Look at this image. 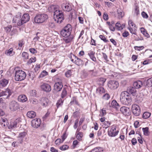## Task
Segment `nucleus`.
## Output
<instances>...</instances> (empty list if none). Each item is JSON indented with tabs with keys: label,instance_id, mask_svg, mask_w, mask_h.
<instances>
[{
	"label": "nucleus",
	"instance_id": "1",
	"mask_svg": "<svg viewBox=\"0 0 152 152\" xmlns=\"http://www.w3.org/2000/svg\"><path fill=\"white\" fill-rule=\"evenodd\" d=\"M120 100L121 103L125 105H128L130 104L132 100L129 94L127 91H123L121 93Z\"/></svg>",
	"mask_w": 152,
	"mask_h": 152
},
{
	"label": "nucleus",
	"instance_id": "2",
	"mask_svg": "<svg viewBox=\"0 0 152 152\" xmlns=\"http://www.w3.org/2000/svg\"><path fill=\"white\" fill-rule=\"evenodd\" d=\"M72 30V26L68 24L60 31V34L63 37H68L70 36Z\"/></svg>",
	"mask_w": 152,
	"mask_h": 152
},
{
	"label": "nucleus",
	"instance_id": "3",
	"mask_svg": "<svg viewBox=\"0 0 152 152\" xmlns=\"http://www.w3.org/2000/svg\"><path fill=\"white\" fill-rule=\"evenodd\" d=\"M48 18V16L47 15L45 14H39L37 15L34 17V22L37 23H42Z\"/></svg>",
	"mask_w": 152,
	"mask_h": 152
},
{
	"label": "nucleus",
	"instance_id": "4",
	"mask_svg": "<svg viewBox=\"0 0 152 152\" xmlns=\"http://www.w3.org/2000/svg\"><path fill=\"white\" fill-rule=\"evenodd\" d=\"M53 15L55 21L58 23H61L64 19V13L61 10L56 12Z\"/></svg>",
	"mask_w": 152,
	"mask_h": 152
},
{
	"label": "nucleus",
	"instance_id": "5",
	"mask_svg": "<svg viewBox=\"0 0 152 152\" xmlns=\"http://www.w3.org/2000/svg\"><path fill=\"white\" fill-rule=\"evenodd\" d=\"M26 74L22 70L16 71L15 74V79L17 81H21L26 78Z\"/></svg>",
	"mask_w": 152,
	"mask_h": 152
},
{
	"label": "nucleus",
	"instance_id": "6",
	"mask_svg": "<svg viewBox=\"0 0 152 152\" xmlns=\"http://www.w3.org/2000/svg\"><path fill=\"white\" fill-rule=\"evenodd\" d=\"M29 19V15L28 13L24 14L23 15L21 19L17 22V26H21L28 21Z\"/></svg>",
	"mask_w": 152,
	"mask_h": 152
},
{
	"label": "nucleus",
	"instance_id": "7",
	"mask_svg": "<svg viewBox=\"0 0 152 152\" xmlns=\"http://www.w3.org/2000/svg\"><path fill=\"white\" fill-rule=\"evenodd\" d=\"M116 126L113 125L111 127L110 130L108 131V134L111 137H114L118 135L119 131L116 130Z\"/></svg>",
	"mask_w": 152,
	"mask_h": 152
},
{
	"label": "nucleus",
	"instance_id": "8",
	"mask_svg": "<svg viewBox=\"0 0 152 152\" xmlns=\"http://www.w3.org/2000/svg\"><path fill=\"white\" fill-rule=\"evenodd\" d=\"M71 61L78 66H82L83 64V61L74 55L71 56Z\"/></svg>",
	"mask_w": 152,
	"mask_h": 152
},
{
	"label": "nucleus",
	"instance_id": "9",
	"mask_svg": "<svg viewBox=\"0 0 152 152\" xmlns=\"http://www.w3.org/2000/svg\"><path fill=\"white\" fill-rule=\"evenodd\" d=\"M9 108L12 111H16L20 109L19 105L16 102L12 101L10 103Z\"/></svg>",
	"mask_w": 152,
	"mask_h": 152
},
{
	"label": "nucleus",
	"instance_id": "10",
	"mask_svg": "<svg viewBox=\"0 0 152 152\" xmlns=\"http://www.w3.org/2000/svg\"><path fill=\"white\" fill-rule=\"evenodd\" d=\"M12 93V90L9 88H7L5 91L0 93V97L4 96V99H6L9 97Z\"/></svg>",
	"mask_w": 152,
	"mask_h": 152
},
{
	"label": "nucleus",
	"instance_id": "11",
	"mask_svg": "<svg viewBox=\"0 0 152 152\" xmlns=\"http://www.w3.org/2000/svg\"><path fill=\"white\" fill-rule=\"evenodd\" d=\"M132 111L134 115L136 116L139 115L140 113L139 107L137 105L134 104L132 106Z\"/></svg>",
	"mask_w": 152,
	"mask_h": 152
},
{
	"label": "nucleus",
	"instance_id": "12",
	"mask_svg": "<svg viewBox=\"0 0 152 152\" xmlns=\"http://www.w3.org/2000/svg\"><path fill=\"white\" fill-rule=\"evenodd\" d=\"M108 87L111 89H116L119 86L118 82L115 80H110L108 83Z\"/></svg>",
	"mask_w": 152,
	"mask_h": 152
},
{
	"label": "nucleus",
	"instance_id": "13",
	"mask_svg": "<svg viewBox=\"0 0 152 152\" xmlns=\"http://www.w3.org/2000/svg\"><path fill=\"white\" fill-rule=\"evenodd\" d=\"M41 124V120L37 118L33 119L31 121V126L34 128H38L40 126Z\"/></svg>",
	"mask_w": 152,
	"mask_h": 152
},
{
	"label": "nucleus",
	"instance_id": "14",
	"mask_svg": "<svg viewBox=\"0 0 152 152\" xmlns=\"http://www.w3.org/2000/svg\"><path fill=\"white\" fill-rule=\"evenodd\" d=\"M121 112L126 116H129L130 114L129 108L126 107H122L120 108Z\"/></svg>",
	"mask_w": 152,
	"mask_h": 152
},
{
	"label": "nucleus",
	"instance_id": "15",
	"mask_svg": "<svg viewBox=\"0 0 152 152\" xmlns=\"http://www.w3.org/2000/svg\"><path fill=\"white\" fill-rule=\"evenodd\" d=\"M49 11L51 12H53L54 14L56 12H58L59 10V7L58 5H51L48 8Z\"/></svg>",
	"mask_w": 152,
	"mask_h": 152
},
{
	"label": "nucleus",
	"instance_id": "16",
	"mask_svg": "<svg viewBox=\"0 0 152 152\" xmlns=\"http://www.w3.org/2000/svg\"><path fill=\"white\" fill-rule=\"evenodd\" d=\"M141 128H140L136 132V134L137 135L138 142L142 144V132H141Z\"/></svg>",
	"mask_w": 152,
	"mask_h": 152
},
{
	"label": "nucleus",
	"instance_id": "17",
	"mask_svg": "<svg viewBox=\"0 0 152 152\" xmlns=\"http://www.w3.org/2000/svg\"><path fill=\"white\" fill-rule=\"evenodd\" d=\"M63 87L61 82H56L54 85V89L57 91H60Z\"/></svg>",
	"mask_w": 152,
	"mask_h": 152
},
{
	"label": "nucleus",
	"instance_id": "18",
	"mask_svg": "<svg viewBox=\"0 0 152 152\" xmlns=\"http://www.w3.org/2000/svg\"><path fill=\"white\" fill-rule=\"evenodd\" d=\"M62 7L64 10L67 12L71 11L72 9L71 5L67 3L63 4L62 5Z\"/></svg>",
	"mask_w": 152,
	"mask_h": 152
},
{
	"label": "nucleus",
	"instance_id": "19",
	"mask_svg": "<svg viewBox=\"0 0 152 152\" xmlns=\"http://www.w3.org/2000/svg\"><path fill=\"white\" fill-rule=\"evenodd\" d=\"M41 89L46 92H49L51 91V87L47 83H44L41 86Z\"/></svg>",
	"mask_w": 152,
	"mask_h": 152
},
{
	"label": "nucleus",
	"instance_id": "20",
	"mask_svg": "<svg viewBox=\"0 0 152 152\" xmlns=\"http://www.w3.org/2000/svg\"><path fill=\"white\" fill-rule=\"evenodd\" d=\"M127 92H129V94H130L133 96L136 95L137 94V91L136 88L133 87H130L127 90Z\"/></svg>",
	"mask_w": 152,
	"mask_h": 152
},
{
	"label": "nucleus",
	"instance_id": "21",
	"mask_svg": "<svg viewBox=\"0 0 152 152\" xmlns=\"http://www.w3.org/2000/svg\"><path fill=\"white\" fill-rule=\"evenodd\" d=\"M18 100L19 102H24L27 101V98L25 95H21L18 96Z\"/></svg>",
	"mask_w": 152,
	"mask_h": 152
},
{
	"label": "nucleus",
	"instance_id": "22",
	"mask_svg": "<svg viewBox=\"0 0 152 152\" xmlns=\"http://www.w3.org/2000/svg\"><path fill=\"white\" fill-rule=\"evenodd\" d=\"M27 115L29 118H34L36 116V113L34 111H28L27 113Z\"/></svg>",
	"mask_w": 152,
	"mask_h": 152
},
{
	"label": "nucleus",
	"instance_id": "23",
	"mask_svg": "<svg viewBox=\"0 0 152 152\" xmlns=\"http://www.w3.org/2000/svg\"><path fill=\"white\" fill-rule=\"evenodd\" d=\"M142 84V82L140 81H137L134 82L133 83V86L136 88H138L141 87Z\"/></svg>",
	"mask_w": 152,
	"mask_h": 152
},
{
	"label": "nucleus",
	"instance_id": "24",
	"mask_svg": "<svg viewBox=\"0 0 152 152\" xmlns=\"http://www.w3.org/2000/svg\"><path fill=\"white\" fill-rule=\"evenodd\" d=\"M116 28L118 30H122L125 27V25L124 24H121L119 22H117L115 24Z\"/></svg>",
	"mask_w": 152,
	"mask_h": 152
},
{
	"label": "nucleus",
	"instance_id": "25",
	"mask_svg": "<svg viewBox=\"0 0 152 152\" xmlns=\"http://www.w3.org/2000/svg\"><path fill=\"white\" fill-rule=\"evenodd\" d=\"M144 83V85L148 87L152 86V77L147 80Z\"/></svg>",
	"mask_w": 152,
	"mask_h": 152
},
{
	"label": "nucleus",
	"instance_id": "26",
	"mask_svg": "<svg viewBox=\"0 0 152 152\" xmlns=\"http://www.w3.org/2000/svg\"><path fill=\"white\" fill-rule=\"evenodd\" d=\"M111 105L113 107L115 108L117 110H118L120 107L119 104L115 100H113L112 101Z\"/></svg>",
	"mask_w": 152,
	"mask_h": 152
},
{
	"label": "nucleus",
	"instance_id": "27",
	"mask_svg": "<svg viewBox=\"0 0 152 152\" xmlns=\"http://www.w3.org/2000/svg\"><path fill=\"white\" fill-rule=\"evenodd\" d=\"M8 80L6 79H3L0 80V86L2 87L5 86L8 83Z\"/></svg>",
	"mask_w": 152,
	"mask_h": 152
},
{
	"label": "nucleus",
	"instance_id": "28",
	"mask_svg": "<svg viewBox=\"0 0 152 152\" xmlns=\"http://www.w3.org/2000/svg\"><path fill=\"white\" fill-rule=\"evenodd\" d=\"M118 18L119 19L122 18L124 16V14L121 9L118 8L117 10Z\"/></svg>",
	"mask_w": 152,
	"mask_h": 152
},
{
	"label": "nucleus",
	"instance_id": "29",
	"mask_svg": "<svg viewBox=\"0 0 152 152\" xmlns=\"http://www.w3.org/2000/svg\"><path fill=\"white\" fill-rule=\"evenodd\" d=\"M41 100V104L42 105L46 107L48 105L49 102V100L48 99L45 98H42Z\"/></svg>",
	"mask_w": 152,
	"mask_h": 152
},
{
	"label": "nucleus",
	"instance_id": "30",
	"mask_svg": "<svg viewBox=\"0 0 152 152\" xmlns=\"http://www.w3.org/2000/svg\"><path fill=\"white\" fill-rule=\"evenodd\" d=\"M13 49L12 48H11L9 50L6 51V54L7 55L9 56H12L15 53L13 51Z\"/></svg>",
	"mask_w": 152,
	"mask_h": 152
},
{
	"label": "nucleus",
	"instance_id": "31",
	"mask_svg": "<svg viewBox=\"0 0 152 152\" xmlns=\"http://www.w3.org/2000/svg\"><path fill=\"white\" fill-rule=\"evenodd\" d=\"M0 106L4 108H6L7 107V104L4 102L3 98L0 99Z\"/></svg>",
	"mask_w": 152,
	"mask_h": 152
},
{
	"label": "nucleus",
	"instance_id": "32",
	"mask_svg": "<svg viewBox=\"0 0 152 152\" xmlns=\"http://www.w3.org/2000/svg\"><path fill=\"white\" fill-rule=\"evenodd\" d=\"M143 132L144 134L146 136H148L150 134L149 128L148 127L143 128Z\"/></svg>",
	"mask_w": 152,
	"mask_h": 152
},
{
	"label": "nucleus",
	"instance_id": "33",
	"mask_svg": "<svg viewBox=\"0 0 152 152\" xmlns=\"http://www.w3.org/2000/svg\"><path fill=\"white\" fill-rule=\"evenodd\" d=\"M103 149L102 148H95L92 150V152H101L103 151Z\"/></svg>",
	"mask_w": 152,
	"mask_h": 152
},
{
	"label": "nucleus",
	"instance_id": "34",
	"mask_svg": "<svg viewBox=\"0 0 152 152\" xmlns=\"http://www.w3.org/2000/svg\"><path fill=\"white\" fill-rule=\"evenodd\" d=\"M96 92L97 93L102 94L104 92V90L102 87H99L96 89Z\"/></svg>",
	"mask_w": 152,
	"mask_h": 152
},
{
	"label": "nucleus",
	"instance_id": "35",
	"mask_svg": "<svg viewBox=\"0 0 152 152\" xmlns=\"http://www.w3.org/2000/svg\"><path fill=\"white\" fill-rule=\"evenodd\" d=\"M107 24L108 25L109 27L110 30L113 31L115 30V28L114 26L110 23V22L107 21Z\"/></svg>",
	"mask_w": 152,
	"mask_h": 152
},
{
	"label": "nucleus",
	"instance_id": "36",
	"mask_svg": "<svg viewBox=\"0 0 152 152\" xmlns=\"http://www.w3.org/2000/svg\"><path fill=\"white\" fill-rule=\"evenodd\" d=\"M83 136V133L82 132H79L77 134L76 138L77 140H80Z\"/></svg>",
	"mask_w": 152,
	"mask_h": 152
},
{
	"label": "nucleus",
	"instance_id": "37",
	"mask_svg": "<svg viewBox=\"0 0 152 152\" xmlns=\"http://www.w3.org/2000/svg\"><path fill=\"white\" fill-rule=\"evenodd\" d=\"M12 27V26L9 25L8 26H7L5 27L4 28L5 31L7 33H9Z\"/></svg>",
	"mask_w": 152,
	"mask_h": 152
},
{
	"label": "nucleus",
	"instance_id": "38",
	"mask_svg": "<svg viewBox=\"0 0 152 152\" xmlns=\"http://www.w3.org/2000/svg\"><path fill=\"white\" fill-rule=\"evenodd\" d=\"M29 101L30 102L34 104H36L38 103V101L35 98H31L29 99Z\"/></svg>",
	"mask_w": 152,
	"mask_h": 152
},
{
	"label": "nucleus",
	"instance_id": "39",
	"mask_svg": "<svg viewBox=\"0 0 152 152\" xmlns=\"http://www.w3.org/2000/svg\"><path fill=\"white\" fill-rule=\"evenodd\" d=\"M111 123L110 122H109L108 121H105L104 122V128L105 129H107L108 127H109Z\"/></svg>",
	"mask_w": 152,
	"mask_h": 152
},
{
	"label": "nucleus",
	"instance_id": "40",
	"mask_svg": "<svg viewBox=\"0 0 152 152\" xmlns=\"http://www.w3.org/2000/svg\"><path fill=\"white\" fill-rule=\"evenodd\" d=\"M106 80V79L104 78H100L98 79V81L99 82V84L101 85H103L104 83Z\"/></svg>",
	"mask_w": 152,
	"mask_h": 152
},
{
	"label": "nucleus",
	"instance_id": "41",
	"mask_svg": "<svg viewBox=\"0 0 152 152\" xmlns=\"http://www.w3.org/2000/svg\"><path fill=\"white\" fill-rule=\"evenodd\" d=\"M151 115V113L148 112H145L143 113V118H147L150 116Z\"/></svg>",
	"mask_w": 152,
	"mask_h": 152
},
{
	"label": "nucleus",
	"instance_id": "42",
	"mask_svg": "<svg viewBox=\"0 0 152 152\" xmlns=\"http://www.w3.org/2000/svg\"><path fill=\"white\" fill-rule=\"evenodd\" d=\"M67 94V91L65 88H63L61 95V97L63 98Z\"/></svg>",
	"mask_w": 152,
	"mask_h": 152
},
{
	"label": "nucleus",
	"instance_id": "43",
	"mask_svg": "<svg viewBox=\"0 0 152 152\" xmlns=\"http://www.w3.org/2000/svg\"><path fill=\"white\" fill-rule=\"evenodd\" d=\"M17 125V124H16L15 121L11 122L10 123L9 127L11 129H13L16 127Z\"/></svg>",
	"mask_w": 152,
	"mask_h": 152
},
{
	"label": "nucleus",
	"instance_id": "44",
	"mask_svg": "<svg viewBox=\"0 0 152 152\" xmlns=\"http://www.w3.org/2000/svg\"><path fill=\"white\" fill-rule=\"evenodd\" d=\"M35 57H33L30 58V59L27 62V64H30L31 63L35 62Z\"/></svg>",
	"mask_w": 152,
	"mask_h": 152
},
{
	"label": "nucleus",
	"instance_id": "45",
	"mask_svg": "<svg viewBox=\"0 0 152 152\" xmlns=\"http://www.w3.org/2000/svg\"><path fill=\"white\" fill-rule=\"evenodd\" d=\"M128 24L129 27H135V25L132 20H129V21Z\"/></svg>",
	"mask_w": 152,
	"mask_h": 152
},
{
	"label": "nucleus",
	"instance_id": "46",
	"mask_svg": "<svg viewBox=\"0 0 152 152\" xmlns=\"http://www.w3.org/2000/svg\"><path fill=\"white\" fill-rule=\"evenodd\" d=\"M69 148V146L67 145H64L61 146L59 149L61 151H64L67 149Z\"/></svg>",
	"mask_w": 152,
	"mask_h": 152
},
{
	"label": "nucleus",
	"instance_id": "47",
	"mask_svg": "<svg viewBox=\"0 0 152 152\" xmlns=\"http://www.w3.org/2000/svg\"><path fill=\"white\" fill-rule=\"evenodd\" d=\"M48 75V72L45 71H42L39 75V77L41 78H42Z\"/></svg>",
	"mask_w": 152,
	"mask_h": 152
},
{
	"label": "nucleus",
	"instance_id": "48",
	"mask_svg": "<svg viewBox=\"0 0 152 152\" xmlns=\"http://www.w3.org/2000/svg\"><path fill=\"white\" fill-rule=\"evenodd\" d=\"M100 114H99V116H102L106 114V111L105 109H102L101 111H100Z\"/></svg>",
	"mask_w": 152,
	"mask_h": 152
},
{
	"label": "nucleus",
	"instance_id": "49",
	"mask_svg": "<svg viewBox=\"0 0 152 152\" xmlns=\"http://www.w3.org/2000/svg\"><path fill=\"white\" fill-rule=\"evenodd\" d=\"M22 56L24 59H26L28 58V55L27 53L23 52L22 53Z\"/></svg>",
	"mask_w": 152,
	"mask_h": 152
},
{
	"label": "nucleus",
	"instance_id": "50",
	"mask_svg": "<svg viewBox=\"0 0 152 152\" xmlns=\"http://www.w3.org/2000/svg\"><path fill=\"white\" fill-rule=\"evenodd\" d=\"M134 15H137L139 12L138 7L136 6L133 12Z\"/></svg>",
	"mask_w": 152,
	"mask_h": 152
},
{
	"label": "nucleus",
	"instance_id": "51",
	"mask_svg": "<svg viewBox=\"0 0 152 152\" xmlns=\"http://www.w3.org/2000/svg\"><path fill=\"white\" fill-rule=\"evenodd\" d=\"M143 35L147 38H149L150 37L149 34L147 33L146 30L143 28Z\"/></svg>",
	"mask_w": 152,
	"mask_h": 152
},
{
	"label": "nucleus",
	"instance_id": "52",
	"mask_svg": "<svg viewBox=\"0 0 152 152\" xmlns=\"http://www.w3.org/2000/svg\"><path fill=\"white\" fill-rule=\"evenodd\" d=\"M110 98V96L107 93L104 94L102 96V98L103 99L105 100H108Z\"/></svg>",
	"mask_w": 152,
	"mask_h": 152
},
{
	"label": "nucleus",
	"instance_id": "53",
	"mask_svg": "<svg viewBox=\"0 0 152 152\" xmlns=\"http://www.w3.org/2000/svg\"><path fill=\"white\" fill-rule=\"evenodd\" d=\"M66 76L68 77H70L72 75V72L71 70H68L65 73Z\"/></svg>",
	"mask_w": 152,
	"mask_h": 152
},
{
	"label": "nucleus",
	"instance_id": "54",
	"mask_svg": "<svg viewBox=\"0 0 152 152\" xmlns=\"http://www.w3.org/2000/svg\"><path fill=\"white\" fill-rule=\"evenodd\" d=\"M99 37L104 42H107L108 41V40L106 39V37L103 35H100L99 36Z\"/></svg>",
	"mask_w": 152,
	"mask_h": 152
},
{
	"label": "nucleus",
	"instance_id": "55",
	"mask_svg": "<svg viewBox=\"0 0 152 152\" xmlns=\"http://www.w3.org/2000/svg\"><path fill=\"white\" fill-rule=\"evenodd\" d=\"M135 27H129V30L130 31V33L132 34H135Z\"/></svg>",
	"mask_w": 152,
	"mask_h": 152
},
{
	"label": "nucleus",
	"instance_id": "56",
	"mask_svg": "<svg viewBox=\"0 0 152 152\" xmlns=\"http://www.w3.org/2000/svg\"><path fill=\"white\" fill-rule=\"evenodd\" d=\"M63 100L61 99H59L57 102L56 103L57 106V107H58L59 106L62 104L63 103Z\"/></svg>",
	"mask_w": 152,
	"mask_h": 152
},
{
	"label": "nucleus",
	"instance_id": "57",
	"mask_svg": "<svg viewBox=\"0 0 152 152\" xmlns=\"http://www.w3.org/2000/svg\"><path fill=\"white\" fill-rule=\"evenodd\" d=\"M67 137V136L66 134V132H65L64 134L63 135L61 136V138H62V140H61V143H62L64 140L66 139V138Z\"/></svg>",
	"mask_w": 152,
	"mask_h": 152
},
{
	"label": "nucleus",
	"instance_id": "58",
	"mask_svg": "<svg viewBox=\"0 0 152 152\" xmlns=\"http://www.w3.org/2000/svg\"><path fill=\"white\" fill-rule=\"evenodd\" d=\"M26 134V132H23L20 133L19 134L18 136L23 139V138L25 136Z\"/></svg>",
	"mask_w": 152,
	"mask_h": 152
},
{
	"label": "nucleus",
	"instance_id": "59",
	"mask_svg": "<svg viewBox=\"0 0 152 152\" xmlns=\"http://www.w3.org/2000/svg\"><path fill=\"white\" fill-rule=\"evenodd\" d=\"M72 39L71 37H69L68 38L64 39V40L66 43H69L71 41Z\"/></svg>",
	"mask_w": 152,
	"mask_h": 152
},
{
	"label": "nucleus",
	"instance_id": "60",
	"mask_svg": "<svg viewBox=\"0 0 152 152\" xmlns=\"http://www.w3.org/2000/svg\"><path fill=\"white\" fill-rule=\"evenodd\" d=\"M129 35V33L127 31H125L122 34V36L124 37H127Z\"/></svg>",
	"mask_w": 152,
	"mask_h": 152
},
{
	"label": "nucleus",
	"instance_id": "61",
	"mask_svg": "<svg viewBox=\"0 0 152 152\" xmlns=\"http://www.w3.org/2000/svg\"><path fill=\"white\" fill-rule=\"evenodd\" d=\"M78 121L79 120L78 119H76L75 121V125L74 126L75 129H76L77 127Z\"/></svg>",
	"mask_w": 152,
	"mask_h": 152
},
{
	"label": "nucleus",
	"instance_id": "62",
	"mask_svg": "<svg viewBox=\"0 0 152 152\" xmlns=\"http://www.w3.org/2000/svg\"><path fill=\"white\" fill-rule=\"evenodd\" d=\"M78 142L76 140H75L73 142V146L74 148L76 147V145L77 144Z\"/></svg>",
	"mask_w": 152,
	"mask_h": 152
},
{
	"label": "nucleus",
	"instance_id": "63",
	"mask_svg": "<svg viewBox=\"0 0 152 152\" xmlns=\"http://www.w3.org/2000/svg\"><path fill=\"white\" fill-rule=\"evenodd\" d=\"M30 52L32 53H37V51L34 48H32L29 49Z\"/></svg>",
	"mask_w": 152,
	"mask_h": 152
},
{
	"label": "nucleus",
	"instance_id": "64",
	"mask_svg": "<svg viewBox=\"0 0 152 152\" xmlns=\"http://www.w3.org/2000/svg\"><path fill=\"white\" fill-rule=\"evenodd\" d=\"M50 151L51 152H58L57 150L55 149L54 147H52L50 148Z\"/></svg>",
	"mask_w": 152,
	"mask_h": 152
}]
</instances>
